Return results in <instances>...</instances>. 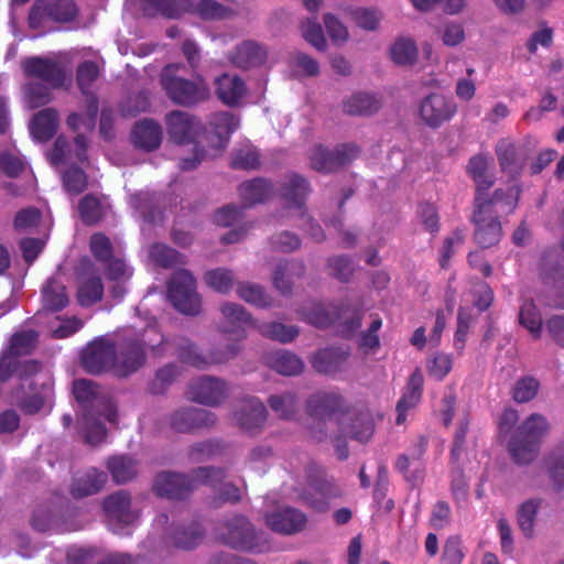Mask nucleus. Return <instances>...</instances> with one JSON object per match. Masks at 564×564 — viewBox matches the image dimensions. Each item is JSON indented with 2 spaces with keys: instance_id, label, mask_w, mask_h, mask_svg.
I'll return each mask as SVG.
<instances>
[{
  "instance_id": "1",
  "label": "nucleus",
  "mask_w": 564,
  "mask_h": 564,
  "mask_svg": "<svg viewBox=\"0 0 564 564\" xmlns=\"http://www.w3.org/2000/svg\"><path fill=\"white\" fill-rule=\"evenodd\" d=\"M520 191L516 186L498 188L491 197L475 196L471 223L475 225L474 239L482 248L497 245L502 236L499 218L510 215L517 207Z\"/></svg>"
},
{
  "instance_id": "2",
  "label": "nucleus",
  "mask_w": 564,
  "mask_h": 564,
  "mask_svg": "<svg viewBox=\"0 0 564 564\" xmlns=\"http://www.w3.org/2000/svg\"><path fill=\"white\" fill-rule=\"evenodd\" d=\"M73 392L84 411L82 425L86 442L99 444L106 437V427L100 417L110 423L117 421V408L112 398L98 384L86 379L75 381Z\"/></svg>"
},
{
  "instance_id": "3",
  "label": "nucleus",
  "mask_w": 564,
  "mask_h": 564,
  "mask_svg": "<svg viewBox=\"0 0 564 564\" xmlns=\"http://www.w3.org/2000/svg\"><path fill=\"white\" fill-rule=\"evenodd\" d=\"M226 470L220 467H198L189 474L162 471L155 476L153 490L160 497L184 499L199 485L215 487L226 478Z\"/></svg>"
},
{
  "instance_id": "4",
  "label": "nucleus",
  "mask_w": 564,
  "mask_h": 564,
  "mask_svg": "<svg viewBox=\"0 0 564 564\" xmlns=\"http://www.w3.org/2000/svg\"><path fill=\"white\" fill-rule=\"evenodd\" d=\"M183 68L181 63H171L160 73V84L169 99L183 107H192L206 101L209 96V87L205 79L196 76L187 79L178 75Z\"/></svg>"
},
{
  "instance_id": "5",
  "label": "nucleus",
  "mask_w": 564,
  "mask_h": 564,
  "mask_svg": "<svg viewBox=\"0 0 564 564\" xmlns=\"http://www.w3.org/2000/svg\"><path fill=\"white\" fill-rule=\"evenodd\" d=\"M549 424L546 419L538 413L531 414L523 421L508 443V452L518 465H528L535 459L539 453V443L546 433Z\"/></svg>"
},
{
  "instance_id": "6",
  "label": "nucleus",
  "mask_w": 564,
  "mask_h": 564,
  "mask_svg": "<svg viewBox=\"0 0 564 564\" xmlns=\"http://www.w3.org/2000/svg\"><path fill=\"white\" fill-rule=\"evenodd\" d=\"M212 126L214 132L207 133L204 130L205 149L200 151V155L195 158H184L180 161L182 171H192L198 164L207 159L215 158L226 147L230 134L239 127V119L230 112H219L213 117Z\"/></svg>"
},
{
  "instance_id": "7",
  "label": "nucleus",
  "mask_w": 564,
  "mask_h": 564,
  "mask_svg": "<svg viewBox=\"0 0 564 564\" xmlns=\"http://www.w3.org/2000/svg\"><path fill=\"white\" fill-rule=\"evenodd\" d=\"M219 538L232 549L261 552L265 547L262 534L242 516H234L219 528Z\"/></svg>"
},
{
  "instance_id": "8",
  "label": "nucleus",
  "mask_w": 564,
  "mask_h": 564,
  "mask_svg": "<svg viewBox=\"0 0 564 564\" xmlns=\"http://www.w3.org/2000/svg\"><path fill=\"white\" fill-rule=\"evenodd\" d=\"M166 129L170 138L177 144H194V155H200L205 149L204 126L200 120L182 110H173L166 115Z\"/></svg>"
},
{
  "instance_id": "9",
  "label": "nucleus",
  "mask_w": 564,
  "mask_h": 564,
  "mask_svg": "<svg viewBox=\"0 0 564 564\" xmlns=\"http://www.w3.org/2000/svg\"><path fill=\"white\" fill-rule=\"evenodd\" d=\"M169 299L173 306L185 315H198L200 297L196 292V281L186 270L175 272L169 283Z\"/></svg>"
},
{
  "instance_id": "10",
  "label": "nucleus",
  "mask_w": 564,
  "mask_h": 564,
  "mask_svg": "<svg viewBox=\"0 0 564 564\" xmlns=\"http://www.w3.org/2000/svg\"><path fill=\"white\" fill-rule=\"evenodd\" d=\"M110 529L119 534H126L124 529L134 524L139 518V510L132 508L131 496L126 490H119L105 498L102 502Z\"/></svg>"
},
{
  "instance_id": "11",
  "label": "nucleus",
  "mask_w": 564,
  "mask_h": 564,
  "mask_svg": "<svg viewBox=\"0 0 564 564\" xmlns=\"http://www.w3.org/2000/svg\"><path fill=\"white\" fill-rule=\"evenodd\" d=\"M230 394L229 383L223 378L203 375L193 379L188 384L189 400L207 405L218 406Z\"/></svg>"
},
{
  "instance_id": "12",
  "label": "nucleus",
  "mask_w": 564,
  "mask_h": 564,
  "mask_svg": "<svg viewBox=\"0 0 564 564\" xmlns=\"http://www.w3.org/2000/svg\"><path fill=\"white\" fill-rule=\"evenodd\" d=\"M22 69L25 76L41 79L53 89L64 87L67 80L65 65L52 57L31 56L22 61Z\"/></svg>"
},
{
  "instance_id": "13",
  "label": "nucleus",
  "mask_w": 564,
  "mask_h": 564,
  "mask_svg": "<svg viewBox=\"0 0 564 564\" xmlns=\"http://www.w3.org/2000/svg\"><path fill=\"white\" fill-rule=\"evenodd\" d=\"M536 148L534 139H528L524 143L516 144L508 139H501L496 145V154L500 169L511 177L520 175L527 160Z\"/></svg>"
},
{
  "instance_id": "14",
  "label": "nucleus",
  "mask_w": 564,
  "mask_h": 564,
  "mask_svg": "<svg viewBox=\"0 0 564 564\" xmlns=\"http://www.w3.org/2000/svg\"><path fill=\"white\" fill-rule=\"evenodd\" d=\"M348 410V403L337 391L321 390L312 393L306 400V411L308 415L321 422L330 421L334 416L338 417Z\"/></svg>"
},
{
  "instance_id": "15",
  "label": "nucleus",
  "mask_w": 564,
  "mask_h": 564,
  "mask_svg": "<svg viewBox=\"0 0 564 564\" xmlns=\"http://www.w3.org/2000/svg\"><path fill=\"white\" fill-rule=\"evenodd\" d=\"M358 154L359 149L355 144H341L334 150L315 145L310 153V163L315 171L329 173L350 163Z\"/></svg>"
},
{
  "instance_id": "16",
  "label": "nucleus",
  "mask_w": 564,
  "mask_h": 564,
  "mask_svg": "<svg viewBox=\"0 0 564 564\" xmlns=\"http://www.w3.org/2000/svg\"><path fill=\"white\" fill-rule=\"evenodd\" d=\"M167 425L178 433H191L198 429L212 427L217 422L215 413L195 406H183L173 411L166 419Z\"/></svg>"
},
{
  "instance_id": "17",
  "label": "nucleus",
  "mask_w": 564,
  "mask_h": 564,
  "mask_svg": "<svg viewBox=\"0 0 564 564\" xmlns=\"http://www.w3.org/2000/svg\"><path fill=\"white\" fill-rule=\"evenodd\" d=\"M77 14V8L72 0H36L29 13V25L37 29L45 18L57 22L72 21Z\"/></svg>"
},
{
  "instance_id": "18",
  "label": "nucleus",
  "mask_w": 564,
  "mask_h": 564,
  "mask_svg": "<svg viewBox=\"0 0 564 564\" xmlns=\"http://www.w3.org/2000/svg\"><path fill=\"white\" fill-rule=\"evenodd\" d=\"M83 367L93 375L107 370L116 373V347L105 338L91 341L82 355Z\"/></svg>"
},
{
  "instance_id": "19",
  "label": "nucleus",
  "mask_w": 564,
  "mask_h": 564,
  "mask_svg": "<svg viewBox=\"0 0 564 564\" xmlns=\"http://www.w3.org/2000/svg\"><path fill=\"white\" fill-rule=\"evenodd\" d=\"M101 70L102 65L95 61H84L76 68V84L87 101V120L85 123L89 127L94 124L98 113V98L91 91V87L100 77Z\"/></svg>"
},
{
  "instance_id": "20",
  "label": "nucleus",
  "mask_w": 564,
  "mask_h": 564,
  "mask_svg": "<svg viewBox=\"0 0 564 564\" xmlns=\"http://www.w3.org/2000/svg\"><path fill=\"white\" fill-rule=\"evenodd\" d=\"M457 111L456 102L441 94L426 96L420 106L422 121L432 129L440 128L449 121Z\"/></svg>"
},
{
  "instance_id": "21",
  "label": "nucleus",
  "mask_w": 564,
  "mask_h": 564,
  "mask_svg": "<svg viewBox=\"0 0 564 564\" xmlns=\"http://www.w3.org/2000/svg\"><path fill=\"white\" fill-rule=\"evenodd\" d=\"M145 340L139 336L124 335L120 344V354L116 356V375L127 377L137 371L145 360Z\"/></svg>"
},
{
  "instance_id": "22",
  "label": "nucleus",
  "mask_w": 564,
  "mask_h": 564,
  "mask_svg": "<svg viewBox=\"0 0 564 564\" xmlns=\"http://www.w3.org/2000/svg\"><path fill=\"white\" fill-rule=\"evenodd\" d=\"M267 409L258 398H247L234 412L235 423L248 433L259 432L267 421Z\"/></svg>"
},
{
  "instance_id": "23",
  "label": "nucleus",
  "mask_w": 564,
  "mask_h": 564,
  "mask_svg": "<svg viewBox=\"0 0 564 564\" xmlns=\"http://www.w3.org/2000/svg\"><path fill=\"white\" fill-rule=\"evenodd\" d=\"M280 196L289 208L297 210L299 216H304V205L311 193L308 181L296 173L286 174L280 185Z\"/></svg>"
},
{
  "instance_id": "24",
  "label": "nucleus",
  "mask_w": 564,
  "mask_h": 564,
  "mask_svg": "<svg viewBox=\"0 0 564 564\" xmlns=\"http://www.w3.org/2000/svg\"><path fill=\"white\" fill-rule=\"evenodd\" d=\"M265 523L274 532L291 535L305 529L307 518L301 510L285 507L267 514Z\"/></svg>"
},
{
  "instance_id": "25",
  "label": "nucleus",
  "mask_w": 564,
  "mask_h": 564,
  "mask_svg": "<svg viewBox=\"0 0 564 564\" xmlns=\"http://www.w3.org/2000/svg\"><path fill=\"white\" fill-rule=\"evenodd\" d=\"M337 424L344 436L360 443L368 442L375 431L372 417L367 412L346 410L341 417H338Z\"/></svg>"
},
{
  "instance_id": "26",
  "label": "nucleus",
  "mask_w": 564,
  "mask_h": 564,
  "mask_svg": "<svg viewBox=\"0 0 564 564\" xmlns=\"http://www.w3.org/2000/svg\"><path fill=\"white\" fill-rule=\"evenodd\" d=\"M223 319L218 330L225 334H234L238 340L246 338V327L252 326L253 321L245 307L237 303H224L220 306Z\"/></svg>"
},
{
  "instance_id": "27",
  "label": "nucleus",
  "mask_w": 564,
  "mask_h": 564,
  "mask_svg": "<svg viewBox=\"0 0 564 564\" xmlns=\"http://www.w3.org/2000/svg\"><path fill=\"white\" fill-rule=\"evenodd\" d=\"M237 67L249 69L262 65L267 59V51L257 42L247 40L235 47L228 55Z\"/></svg>"
},
{
  "instance_id": "28",
  "label": "nucleus",
  "mask_w": 564,
  "mask_h": 564,
  "mask_svg": "<svg viewBox=\"0 0 564 564\" xmlns=\"http://www.w3.org/2000/svg\"><path fill=\"white\" fill-rule=\"evenodd\" d=\"M274 186L271 181L263 177H256L241 183L238 187L239 196L243 207H252L263 204L274 195Z\"/></svg>"
},
{
  "instance_id": "29",
  "label": "nucleus",
  "mask_w": 564,
  "mask_h": 564,
  "mask_svg": "<svg viewBox=\"0 0 564 564\" xmlns=\"http://www.w3.org/2000/svg\"><path fill=\"white\" fill-rule=\"evenodd\" d=\"M108 476L97 468H88L73 478L70 494L74 498H84L98 494L106 485Z\"/></svg>"
},
{
  "instance_id": "30",
  "label": "nucleus",
  "mask_w": 564,
  "mask_h": 564,
  "mask_svg": "<svg viewBox=\"0 0 564 564\" xmlns=\"http://www.w3.org/2000/svg\"><path fill=\"white\" fill-rule=\"evenodd\" d=\"M424 378L420 369H415L406 383L404 392L397 403V424L405 421L406 412L415 408L422 398Z\"/></svg>"
},
{
  "instance_id": "31",
  "label": "nucleus",
  "mask_w": 564,
  "mask_h": 564,
  "mask_svg": "<svg viewBox=\"0 0 564 564\" xmlns=\"http://www.w3.org/2000/svg\"><path fill=\"white\" fill-rule=\"evenodd\" d=\"M305 273V265L301 261L285 260L276 264L272 274L274 288L283 295L292 293L293 284L296 279H301Z\"/></svg>"
},
{
  "instance_id": "32",
  "label": "nucleus",
  "mask_w": 564,
  "mask_h": 564,
  "mask_svg": "<svg viewBox=\"0 0 564 564\" xmlns=\"http://www.w3.org/2000/svg\"><path fill=\"white\" fill-rule=\"evenodd\" d=\"M349 356V349L343 347H328L317 351L311 362L313 368L324 375H334L341 370Z\"/></svg>"
},
{
  "instance_id": "33",
  "label": "nucleus",
  "mask_w": 564,
  "mask_h": 564,
  "mask_svg": "<svg viewBox=\"0 0 564 564\" xmlns=\"http://www.w3.org/2000/svg\"><path fill=\"white\" fill-rule=\"evenodd\" d=\"M132 140L135 147L153 151L162 142V128L152 119L141 120L133 128Z\"/></svg>"
},
{
  "instance_id": "34",
  "label": "nucleus",
  "mask_w": 564,
  "mask_h": 564,
  "mask_svg": "<svg viewBox=\"0 0 564 564\" xmlns=\"http://www.w3.org/2000/svg\"><path fill=\"white\" fill-rule=\"evenodd\" d=\"M216 95L227 106H236L246 93L243 80L237 75L223 74L215 80Z\"/></svg>"
},
{
  "instance_id": "35",
  "label": "nucleus",
  "mask_w": 564,
  "mask_h": 564,
  "mask_svg": "<svg viewBox=\"0 0 564 564\" xmlns=\"http://www.w3.org/2000/svg\"><path fill=\"white\" fill-rule=\"evenodd\" d=\"M304 321L318 328H326L340 318L337 306L333 304L312 303L301 308Z\"/></svg>"
},
{
  "instance_id": "36",
  "label": "nucleus",
  "mask_w": 564,
  "mask_h": 564,
  "mask_svg": "<svg viewBox=\"0 0 564 564\" xmlns=\"http://www.w3.org/2000/svg\"><path fill=\"white\" fill-rule=\"evenodd\" d=\"M178 360L194 368L208 369L207 355L203 354L198 346L185 337H175L172 340Z\"/></svg>"
},
{
  "instance_id": "37",
  "label": "nucleus",
  "mask_w": 564,
  "mask_h": 564,
  "mask_svg": "<svg viewBox=\"0 0 564 564\" xmlns=\"http://www.w3.org/2000/svg\"><path fill=\"white\" fill-rule=\"evenodd\" d=\"M57 126V111L54 108H45L33 116L30 131L34 139L47 141L55 134Z\"/></svg>"
},
{
  "instance_id": "38",
  "label": "nucleus",
  "mask_w": 564,
  "mask_h": 564,
  "mask_svg": "<svg viewBox=\"0 0 564 564\" xmlns=\"http://www.w3.org/2000/svg\"><path fill=\"white\" fill-rule=\"evenodd\" d=\"M203 536L204 531L198 523L180 525L169 532L166 544L182 550H192L200 543Z\"/></svg>"
},
{
  "instance_id": "39",
  "label": "nucleus",
  "mask_w": 564,
  "mask_h": 564,
  "mask_svg": "<svg viewBox=\"0 0 564 564\" xmlns=\"http://www.w3.org/2000/svg\"><path fill=\"white\" fill-rule=\"evenodd\" d=\"M69 302L65 285L56 278H50L42 289L43 308L52 312L62 311Z\"/></svg>"
},
{
  "instance_id": "40",
  "label": "nucleus",
  "mask_w": 564,
  "mask_h": 564,
  "mask_svg": "<svg viewBox=\"0 0 564 564\" xmlns=\"http://www.w3.org/2000/svg\"><path fill=\"white\" fill-rule=\"evenodd\" d=\"M107 469L109 470L116 484H126L134 479L138 475V462L131 456L117 455L107 460Z\"/></svg>"
},
{
  "instance_id": "41",
  "label": "nucleus",
  "mask_w": 564,
  "mask_h": 564,
  "mask_svg": "<svg viewBox=\"0 0 564 564\" xmlns=\"http://www.w3.org/2000/svg\"><path fill=\"white\" fill-rule=\"evenodd\" d=\"M267 365L283 376H296L303 370V361L285 350L275 351L267 357Z\"/></svg>"
},
{
  "instance_id": "42",
  "label": "nucleus",
  "mask_w": 564,
  "mask_h": 564,
  "mask_svg": "<svg viewBox=\"0 0 564 564\" xmlns=\"http://www.w3.org/2000/svg\"><path fill=\"white\" fill-rule=\"evenodd\" d=\"M490 163V156L486 154H477L469 159L467 173L477 184V194L486 197L485 192L488 191L494 181L487 176V170Z\"/></svg>"
},
{
  "instance_id": "43",
  "label": "nucleus",
  "mask_w": 564,
  "mask_h": 564,
  "mask_svg": "<svg viewBox=\"0 0 564 564\" xmlns=\"http://www.w3.org/2000/svg\"><path fill=\"white\" fill-rule=\"evenodd\" d=\"M270 409L281 420H292L299 410V397L293 391H283L268 398Z\"/></svg>"
},
{
  "instance_id": "44",
  "label": "nucleus",
  "mask_w": 564,
  "mask_h": 564,
  "mask_svg": "<svg viewBox=\"0 0 564 564\" xmlns=\"http://www.w3.org/2000/svg\"><path fill=\"white\" fill-rule=\"evenodd\" d=\"M542 500L532 498L522 502L517 510V523L523 535L531 539Z\"/></svg>"
},
{
  "instance_id": "45",
  "label": "nucleus",
  "mask_w": 564,
  "mask_h": 564,
  "mask_svg": "<svg viewBox=\"0 0 564 564\" xmlns=\"http://www.w3.org/2000/svg\"><path fill=\"white\" fill-rule=\"evenodd\" d=\"M339 495L338 489L327 482L310 487L303 495L304 501L317 511L328 509L329 500Z\"/></svg>"
},
{
  "instance_id": "46",
  "label": "nucleus",
  "mask_w": 564,
  "mask_h": 564,
  "mask_svg": "<svg viewBox=\"0 0 564 564\" xmlns=\"http://www.w3.org/2000/svg\"><path fill=\"white\" fill-rule=\"evenodd\" d=\"M380 101L375 96L365 93L352 95L344 102V110L352 116L372 115L380 108Z\"/></svg>"
},
{
  "instance_id": "47",
  "label": "nucleus",
  "mask_w": 564,
  "mask_h": 564,
  "mask_svg": "<svg viewBox=\"0 0 564 564\" xmlns=\"http://www.w3.org/2000/svg\"><path fill=\"white\" fill-rule=\"evenodd\" d=\"M395 468L401 473L404 479L413 487L421 485L425 477V464L417 459H410L406 454L398 456L395 462Z\"/></svg>"
},
{
  "instance_id": "48",
  "label": "nucleus",
  "mask_w": 564,
  "mask_h": 564,
  "mask_svg": "<svg viewBox=\"0 0 564 564\" xmlns=\"http://www.w3.org/2000/svg\"><path fill=\"white\" fill-rule=\"evenodd\" d=\"M541 270L545 279L552 281L558 288L564 286V261L556 250L544 253Z\"/></svg>"
},
{
  "instance_id": "49",
  "label": "nucleus",
  "mask_w": 564,
  "mask_h": 564,
  "mask_svg": "<svg viewBox=\"0 0 564 564\" xmlns=\"http://www.w3.org/2000/svg\"><path fill=\"white\" fill-rule=\"evenodd\" d=\"M181 375V369L177 365L171 362L159 368L154 378L149 384V391L152 394H163L175 382Z\"/></svg>"
},
{
  "instance_id": "50",
  "label": "nucleus",
  "mask_w": 564,
  "mask_h": 564,
  "mask_svg": "<svg viewBox=\"0 0 564 564\" xmlns=\"http://www.w3.org/2000/svg\"><path fill=\"white\" fill-rule=\"evenodd\" d=\"M519 323L529 330L534 339L542 334V316L532 301H524L519 311Z\"/></svg>"
},
{
  "instance_id": "51",
  "label": "nucleus",
  "mask_w": 564,
  "mask_h": 564,
  "mask_svg": "<svg viewBox=\"0 0 564 564\" xmlns=\"http://www.w3.org/2000/svg\"><path fill=\"white\" fill-rule=\"evenodd\" d=\"M546 471L555 486L564 487V442L555 446L545 458Z\"/></svg>"
},
{
  "instance_id": "52",
  "label": "nucleus",
  "mask_w": 564,
  "mask_h": 564,
  "mask_svg": "<svg viewBox=\"0 0 564 564\" xmlns=\"http://www.w3.org/2000/svg\"><path fill=\"white\" fill-rule=\"evenodd\" d=\"M32 527L40 531V532H46V531H57V532H64V531H72L76 530L75 527L68 525L59 521L50 509L41 508L37 509L33 517H32Z\"/></svg>"
},
{
  "instance_id": "53",
  "label": "nucleus",
  "mask_w": 564,
  "mask_h": 564,
  "mask_svg": "<svg viewBox=\"0 0 564 564\" xmlns=\"http://www.w3.org/2000/svg\"><path fill=\"white\" fill-rule=\"evenodd\" d=\"M258 330L262 336L283 344L294 340L300 333L296 326H288L279 322L263 323L258 326Z\"/></svg>"
},
{
  "instance_id": "54",
  "label": "nucleus",
  "mask_w": 564,
  "mask_h": 564,
  "mask_svg": "<svg viewBox=\"0 0 564 564\" xmlns=\"http://www.w3.org/2000/svg\"><path fill=\"white\" fill-rule=\"evenodd\" d=\"M191 1V9L186 12L194 13L203 20H218L229 15L230 11L216 0H199L197 3ZM185 13V11L183 12Z\"/></svg>"
},
{
  "instance_id": "55",
  "label": "nucleus",
  "mask_w": 564,
  "mask_h": 564,
  "mask_svg": "<svg viewBox=\"0 0 564 564\" xmlns=\"http://www.w3.org/2000/svg\"><path fill=\"white\" fill-rule=\"evenodd\" d=\"M52 87L37 82L28 83L24 88V100L29 108L35 109L47 105L52 100Z\"/></svg>"
},
{
  "instance_id": "56",
  "label": "nucleus",
  "mask_w": 564,
  "mask_h": 564,
  "mask_svg": "<svg viewBox=\"0 0 564 564\" xmlns=\"http://www.w3.org/2000/svg\"><path fill=\"white\" fill-rule=\"evenodd\" d=\"M104 295V285L101 279L91 276L83 281L78 288L77 299L82 306H91L101 301Z\"/></svg>"
},
{
  "instance_id": "57",
  "label": "nucleus",
  "mask_w": 564,
  "mask_h": 564,
  "mask_svg": "<svg viewBox=\"0 0 564 564\" xmlns=\"http://www.w3.org/2000/svg\"><path fill=\"white\" fill-rule=\"evenodd\" d=\"M37 337V333L32 329L18 332L12 335L7 350L14 357L29 355L35 348Z\"/></svg>"
},
{
  "instance_id": "58",
  "label": "nucleus",
  "mask_w": 564,
  "mask_h": 564,
  "mask_svg": "<svg viewBox=\"0 0 564 564\" xmlns=\"http://www.w3.org/2000/svg\"><path fill=\"white\" fill-rule=\"evenodd\" d=\"M238 296L245 302L264 308L271 305L272 299L264 289L254 283H240L237 286Z\"/></svg>"
},
{
  "instance_id": "59",
  "label": "nucleus",
  "mask_w": 564,
  "mask_h": 564,
  "mask_svg": "<svg viewBox=\"0 0 564 564\" xmlns=\"http://www.w3.org/2000/svg\"><path fill=\"white\" fill-rule=\"evenodd\" d=\"M392 61L398 65H412L417 58V48L410 39H399L390 48Z\"/></svg>"
},
{
  "instance_id": "60",
  "label": "nucleus",
  "mask_w": 564,
  "mask_h": 564,
  "mask_svg": "<svg viewBox=\"0 0 564 564\" xmlns=\"http://www.w3.org/2000/svg\"><path fill=\"white\" fill-rule=\"evenodd\" d=\"M78 210L82 220L86 225L97 224L105 214L102 204L96 196L91 194H88L82 198L78 205Z\"/></svg>"
},
{
  "instance_id": "61",
  "label": "nucleus",
  "mask_w": 564,
  "mask_h": 564,
  "mask_svg": "<svg viewBox=\"0 0 564 564\" xmlns=\"http://www.w3.org/2000/svg\"><path fill=\"white\" fill-rule=\"evenodd\" d=\"M223 481L224 479L216 482L215 487H212L215 490L214 496L209 500V505L213 508H220L225 503H236L241 499L238 487L231 482Z\"/></svg>"
},
{
  "instance_id": "62",
  "label": "nucleus",
  "mask_w": 564,
  "mask_h": 564,
  "mask_svg": "<svg viewBox=\"0 0 564 564\" xmlns=\"http://www.w3.org/2000/svg\"><path fill=\"white\" fill-rule=\"evenodd\" d=\"M150 258L155 264L166 269L183 263V258L176 250L162 243L150 248Z\"/></svg>"
},
{
  "instance_id": "63",
  "label": "nucleus",
  "mask_w": 564,
  "mask_h": 564,
  "mask_svg": "<svg viewBox=\"0 0 564 564\" xmlns=\"http://www.w3.org/2000/svg\"><path fill=\"white\" fill-rule=\"evenodd\" d=\"M206 283L219 293H228L234 285L235 276L232 271L225 268L210 270L205 274Z\"/></svg>"
},
{
  "instance_id": "64",
  "label": "nucleus",
  "mask_w": 564,
  "mask_h": 564,
  "mask_svg": "<svg viewBox=\"0 0 564 564\" xmlns=\"http://www.w3.org/2000/svg\"><path fill=\"white\" fill-rule=\"evenodd\" d=\"M328 269L332 276L348 282L356 271V264L346 256H336L328 260Z\"/></svg>"
}]
</instances>
